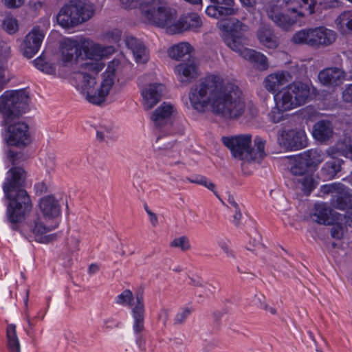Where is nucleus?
Here are the masks:
<instances>
[{
    "label": "nucleus",
    "instance_id": "obj_18",
    "mask_svg": "<svg viewBox=\"0 0 352 352\" xmlns=\"http://www.w3.org/2000/svg\"><path fill=\"white\" fill-rule=\"evenodd\" d=\"M60 60L65 66H71L82 56L80 37L67 38L60 45Z\"/></svg>",
    "mask_w": 352,
    "mask_h": 352
},
{
    "label": "nucleus",
    "instance_id": "obj_41",
    "mask_svg": "<svg viewBox=\"0 0 352 352\" xmlns=\"http://www.w3.org/2000/svg\"><path fill=\"white\" fill-rule=\"evenodd\" d=\"M96 137L100 141H107L113 139V127L110 124H100L96 129Z\"/></svg>",
    "mask_w": 352,
    "mask_h": 352
},
{
    "label": "nucleus",
    "instance_id": "obj_53",
    "mask_svg": "<svg viewBox=\"0 0 352 352\" xmlns=\"http://www.w3.org/2000/svg\"><path fill=\"white\" fill-rule=\"evenodd\" d=\"M189 283L191 285H194V286H197V287H203L205 289L206 292H209L210 294L212 293V292L211 291V289L210 288V286L208 285H204L203 283L199 279L196 280L195 278H190ZM206 296H208V294L206 293Z\"/></svg>",
    "mask_w": 352,
    "mask_h": 352
},
{
    "label": "nucleus",
    "instance_id": "obj_42",
    "mask_svg": "<svg viewBox=\"0 0 352 352\" xmlns=\"http://www.w3.org/2000/svg\"><path fill=\"white\" fill-rule=\"evenodd\" d=\"M2 28L9 34L16 33L19 30L18 21L12 16H6L2 21Z\"/></svg>",
    "mask_w": 352,
    "mask_h": 352
},
{
    "label": "nucleus",
    "instance_id": "obj_62",
    "mask_svg": "<svg viewBox=\"0 0 352 352\" xmlns=\"http://www.w3.org/2000/svg\"><path fill=\"white\" fill-rule=\"evenodd\" d=\"M104 325L107 328H113L117 326L115 321L111 318H108V319L104 320Z\"/></svg>",
    "mask_w": 352,
    "mask_h": 352
},
{
    "label": "nucleus",
    "instance_id": "obj_57",
    "mask_svg": "<svg viewBox=\"0 0 352 352\" xmlns=\"http://www.w3.org/2000/svg\"><path fill=\"white\" fill-rule=\"evenodd\" d=\"M8 82V80L6 76V71L3 67L0 66V91L3 89Z\"/></svg>",
    "mask_w": 352,
    "mask_h": 352
},
{
    "label": "nucleus",
    "instance_id": "obj_3",
    "mask_svg": "<svg viewBox=\"0 0 352 352\" xmlns=\"http://www.w3.org/2000/svg\"><path fill=\"white\" fill-rule=\"evenodd\" d=\"M120 61L113 59L111 61L103 74L102 80L97 88L95 87L96 74L86 71H75L72 76L74 85L86 100L94 104H100L104 102L109 91L114 84V74L119 68Z\"/></svg>",
    "mask_w": 352,
    "mask_h": 352
},
{
    "label": "nucleus",
    "instance_id": "obj_14",
    "mask_svg": "<svg viewBox=\"0 0 352 352\" xmlns=\"http://www.w3.org/2000/svg\"><path fill=\"white\" fill-rule=\"evenodd\" d=\"M309 167L300 155L295 160L294 165L291 168V173L294 176L293 182L296 187L306 195H309L316 186L317 181L311 173L307 172Z\"/></svg>",
    "mask_w": 352,
    "mask_h": 352
},
{
    "label": "nucleus",
    "instance_id": "obj_32",
    "mask_svg": "<svg viewBox=\"0 0 352 352\" xmlns=\"http://www.w3.org/2000/svg\"><path fill=\"white\" fill-rule=\"evenodd\" d=\"M39 206L45 219H54L60 214V206L53 196L41 199Z\"/></svg>",
    "mask_w": 352,
    "mask_h": 352
},
{
    "label": "nucleus",
    "instance_id": "obj_31",
    "mask_svg": "<svg viewBox=\"0 0 352 352\" xmlns=\"http://www.w3.org/2000/svg\"><path fill=\"white\" fill-rule=\"evenodd\" d=\"M223 41L230 49L242 57L244 56V52L250 50L245 47L248 45V38L243 34H224Z\"/></svg>",
    "mask_w": 352,
    "mask_h": 352
},
{
    "label": "nucleus",
    "instance_id": "obj_12",
    "mask_svg": "<svg viewBox=\"0 0 352 352\" xmlns=\"http://www.w3.org/2000/svg\"><path fill=\"white\" fill-rule=\"evenodd\" d=\"M115 302L123 307H130L133 320V329L136 334L144 329V304L142 293H137L134 297L129 289L124 290L115 298Z\"/></svg>",
    "mask_w": 352,
    "mask_h": 352
},
{
    "label": "nucleus",
    "instance_id": "obj_60",
    "mask_svg": "<svg viewBox=\"0 0 352 352\" xmlns=\"http://www.w3.org/2000/svg\"><path fill=\"white\" fill-rule=\"evenodd\" d=\"M55 159L56 157L54 153H49L48 159L46 161V165L50 168H52L54 166Z\"/></svg>",
    "mask_w": 352,
    "mask_h": 352
},
{
    "label": "nucleus",
    "instance_id": "obj_30",
    "mask_svg": "<svg viewBox=\"0 0 352 352\" xmlns=\"http://www.w3.org/2000/svg\"><path fill=\"white\" fill-rule=\"evenodd\" d=\"M333 125L328 120H320L313 126L312 135L318 142H327L333 137Z\"/></svg>",
    "mask_w": 352,
    "mask_h": 352
},
{
    "label": "nucleus",
    "instance_id": "obj_48",
    "mask_svg": "<svg viewBox=\"0 0 352 352\" xmlns=\"http://www.w3.org/2000/svg\"><path fill=\"white\" fill-rule=\"evenodd\" d=\"M33 64L37 69L46 74H51L54 71L53 67L47 63L45 62L41 57L36 58L33 61Z\"/></svg>",
    "mask_w": 352,
    "mask_h": 352
},
{
    "label": "nucleus",
    "instance_id": "obj_47",
    "mask_svg": "<svg viewBox=\"0 0 352 352\" xmlns=\"http://www.w3.org/2000/svg\"><path fill=\"white\" fill-rule=\"evenodd\" d=\"M218 245L226 256L232 260H236V256L234 251L231 248L230 242L226 240H220Z\"/></svg>",
    "mask_w": 352,
    "mask_h": 352
},
{
    "label": "nucleus",
    "instance_id": "obj_6",
    "mask_svg": "<svg viewBox=\"0 0 352 352\" xmlns=\"http://www.w3.org/2000/svg\"><path fill=\"white\" fill-rule=\"evenodd\" d=\"M223 144L228 148L234 158L248 162L260 163L265 157L266 141L256 136L254 140V148H251L252 135L242 134L236 136L223 137Z\"/></svg>",
    "mask_w": 352,
    "mask_h": 352
},
{
    "label": "nucleus",
    "instance_id": "obj_39",
    "mask_svg": "<svg viewBox=\"0 0 352 352\" xmlns=\"http://www.w3.org/2000/svg\"><path fill=\"white\" fill-rule=\"evenodd\" d=\"M302 155L307 164L310 166H316L324 160V155L321 151L311 149L305 152Z\"/></svg>",
    "mask_w": 352,
    "mask_h": 352
},
{
    "label": "nucleus",
    "instance_id": "obj_49",
    "mask_svg": "<svg viewBox=\"0 0 352 352\" xmlns=\"http://www.w3.org/2000/svg\"><path fill=\"white\" fill-rule=\"evenodd\" d=\"M331 230V236L336 239H340L344 234V227L339 223H334L333 222Z\"/></svg>",
    "mask_w": 352,
    "mask_h": 352
},
{
    "label": "nucleus",
    "instance_id": "obj_7",
    "mask_svg": "<svg viewBox=\"0 0 352 352\" xmlns=\"http://www.w3.org/2000/svg\"><path fill=\"white\" fill-rule=\"evenodd\" d=\"M94 13L95 6L89 0H72L60 10L56 19L63 28H71L89 21Z\"/></svg>",
    "mask_w": 352,
    "mask_h": 352
},
{
    "label": "nucleus",
    "instance_id": "obj_22",
    "mask_svg": "<svg viewBox=\"0 0 352 352\" xmlns=\"http://www.w3.org/2000/svg\"><path fill=\"white\" fill-rule=\"evenodd\" d=\"M175 73L182 82L190 83L199 76V67L194 58L182 63L175 67Z\"/></svg>",
    "mask_w": 352,
    "mask_h": 352
},
{
    "label": "nucleus",
    "instance_id": "obj_8",
    "mask_svg": "<svg viewBox=\"0 0 352 352\" xmlns=\"http://www.w3.org/2000/svg\"><path fill=\"white\" fill-rule=\"evenodd\" d=\"M80 43L82 55L89 60V62L83 64L78 71H86L87 73L97 74L100 72L104 67L102 58L113 54L116 51L113 46H104L82 36L80 37Z\"/></svg>",
    "mask_w": 352,
    "mask_h": 352
},
{
    "label": "nucleus",
    "instance_id": "obj_63",
    "mask_svg": "<svg viewBox=\"0 0 352 352\" xmlns=\"http://www.w3.org/2000/svg\"><path fill=\"white\" fill-rule=\"evenodd\" d=\"M345 220V223L347 224L349 226L352 227V212H347L346 214H342Z\"/></svg>",
    "mask_w": 352,
    "mask_h": 352
},
{
    "label": "nucleus",
    "instance_id": "obj_15",
    "mask_svg": "<svg viewBox=\"0 0 352 352\" xmlns=\"http://www.w3.org/2000/svg\"><path fill=\"white\" fill-rule=\"evenodd\" d=\"M322 194H331V205L340 210L352 209V195L342 184L324 185L320 188Z\"/></svg>",
    "mask_w": 352,
    "mask_h": 352
},
{
    "label": "nucleus",
    "instance_id": "obj_50",
    "mask_svg": "<svg viewBox=\"0 0 352 352\" xmlns=\"http://www.w3.org/2000/svg\"><path fill=\"white\" fill-rule=\"evenodd\" d=\"M67 245L70 252H75L78 250L79 239L76 236H70L67 239Z\"/></svg>",
    "mask_w": 352,
    "mask_h": 352
},
{
    "label": "nucleus",
    "instance_id": "obj_26",
    "mask_svg": "<svg viewBox=\"0 0 352 352\" xmlns=\"http://www.w3.org/2000/svg\"><path fill=\"white\" fill-rule=\"evenodd\" d=\"M292 78V76L288 72L279 71L267 75L264 79L263 85L269 92L275 93Z\"/></svg>",
    "mask_w": 352,
    "mask_h": 352
},
{
    "label": "nucleus",
    "instance_id": "obj_58",
    "mask_svg": "<svg viewBox=\"0 0 352 352\" xmlns=\"http://www.w3.org/2000/svg\"><path fill=\"white\" fill-rule=\"evenodd\" d=\"M208 189L212 191L216 195H217V192L215 191V185L214 183H212L211 181L208 179L206 177L203 181L202 184H201Z\"/></svg>",
    "mask_w": 352,
    "mask_h": 352
},
{
    "label": "nucleus",
    "instance_id": "obj_9",
    "mask_svg": "<svg viewBox=\"0 0 352 352\" xmlns=\"http://www.w3.org/2000/svg\"><path fill=\"white\" fill-rule=\"evenodd\" d=\"M29 101L27 93L23 90L6 91L0 96V113L2 123L9 124L17 120L25 113Z\"/></svg>",
    "mask_w": 352,
    "mask_h": 352
},
{
    "label": "nucleus",
    "instance_id": "obj_36",
    "mask_svg": "<svg viewBox=\"0 0 352 352\" xmlns=\"http://www.w3.org/2000/svg\"><path fill=\"white\" fill-rule=\"evenodd\" d=\"M7 347L10 352H21L20 342L16 335V326L9 324L6 329Z\"/></svg>",
    "mask_w": 352,
    "mask_h": 352
},
{
    "label": "nucleus",
    "instance_id": "obj_34",
    "mask_svg": "<svg viewBox=\"0 0 352 352\" xmlns=\"http://www.w3.org/2000/svg\"><path fill=\"white\" fill-rule=\"evenodd\" d=\"M342 160L338 158L332 157L328 160L321 170L322 175L324 179H332L341 170Z\"/></svg>",
    "mask_w": 352,
    "mask_h": 352
},
{
    "label": "nucleus",
    "instance_id": "obj_2",
    "mask_svg": "<svg viewBox=\"0 0 352 352\" xmlns=\"http://www.w3.org/2000/svg\"><path fill=\"white\" fill-rule=\"evenodd\" d=\"M25 177V172L22 168L13 167L7 173L3 186L6 198L10 200L7 209V216L12 223L23 220L32 208L30 199L27 192L21 188Z\"/></svg>",
    "mask_w": 352,
    "mask_h": 352
},
{
    "label": "nucleus",
    "instance_id": "obj_56",
    "mask_svg": "<svg viewBox=\"0 0 352 352\" xmlns=\"http://www.w3.org/2000/svg\"><path fill=\"white\" fill-rule=\"evenodd\" d=\"M342 97L344 101L351 102H352V85H350L342 94Z\"/></svg>",
    "mask_w": 352,
    "mask_h": 352
},
{
    "label": "nucleus",
    "instance_id": "obj_46",
    "mask_svg": "<svg viewBox=\"0 0 352 352\" xmlns=\"http://www.w3.org/2000/svg\"><path fill=\"white\" fill-rule=\"evenodd\" d=\"M28 293L29 292L27 291L26 296L24 299V305L25 307V310L24 311V317L25 320H26L28 326V329L27 330V333L28 335L30 334L31 331L34 329V327L35 326V318H31L28 309Z\"/></svg>",
    "mask_w": 352,
    "mask_h": 352
},
{
    "label": "nucleus",
    "instance_id": "obj_45",
    "mask_svg": "<svg viewBox=\"0 0 352 352\" xmlns=\"http://www.w3.org/2000/svg\"><path fill=\"white\" fill-rule=\"evenodd\" d=\"M122 32L119 29H113L104 34V40L111 43H118L122 37Z\"/></svg>",
    "mask_w": 352,
    "mask_h": 352
},
{
    "label": "nucleus",
    "instance_id": "obj_33",
    "mask_svg": "<svg viewBox=\"0 0 352 352\" xmlns=\"http://www.w3.org/2000/svg\"><path fill=\"white\" fill-rule=\"evenodd\" d=\"M217 26L225 32L224 34H243L249 29L247 25L234 18L219 21Z\"/></svg>",
    "mask_w": 352,
    "mask_h": 352
},
{
    "label": "nucleus",
    "instance_id": "obj_55",
    "mask_svg": "<svg viewBox=\"0 0 352 352\" xmlns=\"http://www.w3.org/2000/svg\"><path fill=\"white\" fill-rule=\"evenodd\" d=\"M23 3L24 0H5V4L10 8L20 7Z\"/></svg>",
    "mask_w": 352,
    "mask_h": 352
},
{
    "label": "nucleus",
    "instance_id": "obj_38",
    "mask_svg": "<svg viewBox=\"0 0 352 352\" xmlns=\"http://www.w3.org/2000/svg\"><path fill=\"white\" fill-rule=\"evenodd\" d=\"M336 24L342 32H352V10L342 12L336 19Z\"/></svg>",
    "mask_w": 352,
    "mask_h": 352
},
{
    "label": "nucleus",
    "instance_id": "obj_20",
    "mask_svg": "<svg viewBox=\"0 0 352 352\" xmlns=\"http://www.w3.org/2000/svg\"><path fill=\"white\" fill-rule=\"evenodd\" d=\"M165 91V86L162 83H149L142 87L141 95L142 105L146 110L152 109L162 99Z\"/></svg>",
    "mask_w": 352,
    "mask_h": 352
},
{
    "label": "nucleus",
    "instance_id": "obj_5",
    "mask_svg": "<svg viewBox=\"0 0 352 352\" xmlns=\"http://www.w3.org/2000/svg\"><path fill=\"white\" fill-rule=\"evenodd\" d=\"M310 96V85L301 81L293 82L274 96L275 105L270 113L271 120L278 123L283 113L306 104Z\"/></svg>",
    "mask_w": 352,
    "mask_h": 352
},
{
    "label": "nucleus",
    "instance_id": "obj_51",
    "mask_svg": "<svg viewBox=\"0 0 352 352\" xmlns=\"http://www.w3.org/2000/svg\"><path fill=\"white\" fill-rule=\"evenodd\" d=\"M170 311L167 308H162L158 314V320L163 326H166L169 318Z\"/></svg>",
    "mask_w": 352,
    "mask_h": 352
},
{
    "label": "nucleus",
    "instance_id": "obj_21",
    "mask_svg": "<svg viewBox=\"0 0 352 352\" xmlns=\"http://www.w3.org/2000/svg\"><path fill=\"white\" fill-rule=\"evenodd\" d=\"M212 5L206 8V13L208 16L219 19L223 16H227L236 13L234 8V0H210Z\"/></svg>",
    "mask_w": 352,
    "mask_h": 352
},
{
    "label": "nucleus",
    "instance_id": "obj_4",
    "mask_svg": "<svg viewBox=\"0 0 352 352\" xmlns=\"http://www.w3.org/2000/svg\"><path fill=\"white\" fill-rule=\"evenodd\" d=\"M317 0H272L267 5V16L283 30H289L306 14L315 12Z\"/></svg>",
    "mask_w": 352,
    "mask_h": 352
},
{
    "label": "nucleus",
    "instance_id": "obj_44",
    "mask_svg": "<svg viewBox=\"0 0 352 352\" xmlns=\"http://www.w3.org/2000/svg\"><path fill=\"white\" fill-rule=\"evenodd\" d=\"M170 245L173 248H180L182 251H187L191 247L188 239L184 236L175 239Z\"/></svg>",
    "mask_w": 352,
    "mask_h": 352
},
{
    "label": "nucleus",
    "instance_id": "obj_35",
    "mask_svg": "<svg viewBox=\"0 0 352 352\" xmlns=\"http://www.w3.org/2000/svg\"><path fill=\"white\" fill-rule=\"evenodd\" d=\"M243 58L254 63L258 69L265 70L269 67L267 57L254 50H246Z\"/></svg>",
    "mask_w": 352,
    "mask_h": 352
},
{
    "label": "nucleus",
    "instance_id": "obj_40",
    "mask_svg": "<svg viewBox=\"0 0 352 352\" xmlns=\"http://www.w3.org/2000/svg\"><path fill=\"white\" fill-rule=\"evenodd\" d=\"M337 152L352 160V138H344L338 142L335 146Z\"/></svg>",
    "mask_w": 352,
    "mask_h": 352
},
{
    "label": "nucleus",
    "instance_id": "obj_43",
    "mask_svg": "<svg viewBox=\"0 0 352 352\" xmlns=\"http://www.w3.org/2000/svg\"><path fill=\"white\" fill-rule=\"evenodd\" d=\"M192 313V309L190 307H182L175 314L174 318V322L175 324H184L188 316Z\"/></svg>",
    "mask_w": 352,
    "mask_h": 352
},
{
    "label": "nucleus",
    "instance_id": "obj_19",
    "mask_svg": "<svg viewBox=\"0 0 352 352\" xmlns=\"http://www.w3.org/2000/svg\"><path fill=\"white\" fill-rule=\"evenodd\" d=\"M278 140L280 144L290 150L301 149L307 145V138L302 129L283 130Z\"/></svg>",
    "mask_w": 352,
    "mask_h": 352
},
{
    "label": "nucleus",
    "instance_id": "obj_29",
    "mask_svg": "<svg viewBox=\"0 0 352 352\" xmlns=\"http://www.w3.org/2000/svg\"><path fill=\"white\" fill-rule=\"evenodd\" d=\"M125 43L131 50L137 63H145L148 60V51L141 41L130 36L126 38Z\"/></svg>",
    "mask_w": 352,
    "mask_h": 352
},
{
    "label": "nucleus",
    "instance_id": "obj_37",
    "mask_svg": "<svg viewBox=\"0 0 352 352\" xmlns=\"http://www.w3.org/2000/svg\"><path fill=\"white\" fill-rule=\"evenodd\" d=\"M192 50L188 43L182 42L172 46L168 51V56L175 60H179L186 55H189Z\"/></svg>",
    "mask_w": 352,
    "mask_h": 352
},
{
    "label": "nucleus",
    "instance_id": "obj_54",
    "mask_svg": "<svg viewBox=\"0 0 352 352\" xmlns=\"http://www.w3.org/2000/svg\"><path fill=\"white\" fill-rule=\"evenodd\" d=\"M144 209L148 215L151 223L153 226L155 227L158 224V218L157 215L152 212L146 205L144 206Z\"/></svg>",
    "mask_w": 352,
    "mask_h": 352
},
{
    "label": "nucleus",
    "instance_id": "obj_17",
    "mask_svg": "<svg viewBox=\"0 0 352 352\" xmlns=\"http://www.w3.org/2000/svg\"><path fill=\"white\" fill-rule=\"evenodd\" d=\"M45 36L43 28L34 26L25 36L23 43L22 50L23 55L28 58L33 57L40 50L41 44Z\"/></svg>",
    "mask_w": 352,
    "mask_h": 352
},
{
    "label": "nucleus",
    "instance_id": "obj_1",
    "mask_svg": "<svg viewBox=\"0 0 352 352\" xmlns=\"http://www.w3.org/2000/svg\"><path fill=\"white\" fill-rule=\"evenodd\" d=\"M188 99L197 111H210L226 119L239 118L245 110V102L239 87L226 82L219 75L210 74L201 79L190 88Z\"/></svg>",
    "mask_w": 352,
    "mask_h": 352
},
{
    "label": "nucleus",
    "instance_id": "obj_25",
    "mask_svg": "<svg viewBox=\"0 0 352 352\" xmlns=\"http://www.w3.org/2000/svg\"><path fill=\"white\" fill-rule=\"evenodd\" d=\"M342 215L336 214L326 204H316L313 213L314 220L320 224L330 225L336 220H342Z\"/></svg>",
    "mask_w": 352,
    "mask_h": 352
},
{
    "label": "nucleus",
    "instance_id": "obj_24",
    "mask_svg": "<svg viewBox=\"0 0 352 352\" xmlns=\"http://www.w3.org/2000/svg\"><path fill=\"white\" fill-rule=\"evenodd\" d=\"M177 113V110L173 104L163 102L158 107L152 115V120L157 127H162L170 123L171 118Z\"/></svg>",
    "mask_w": 352,
    "mask_h": 352
},
{
    "label": "nucleus",
    "instance_id": "obj_64",
    "mask_svg": "<svg viewBox=\"0 0 352 352\" xmlns=\"http://www.w3.org/2000/svg\"><path fill=\"white\" fill-rule=\"evenodd\" d=\"M206 178V177H204V176H197L195 179H189L190 182L191 183H195V184H201L203 181L204 180V179Z\"/></svg>",
    "mask_w": 352,
    "mask_h": 352
},
{
    "label": "nucleus",
    "instance_id": "obj_61",
    "mask_svg": "<svg viewBox=\"0 0 352 352\" xmlns=\"http://www.w3.org/2000/svg\"><path fill=\"white\" fill-rule=\"evenodd\" d=\"M234 214L233 216L234 217V223L236 224V225H238L239 223V221L242 217V214H241V212L240 211V209L238 208L236 210H234Z\"/></svg>",
    "mask_w": 352,
    "mask_h": 352
},
{
    "label": "nucleus",
    "instance_id": "obj_10",
    "mask_svg": "<svg viewBox=\"0 0 352 352\" xmlns=\"http://www.w3.org/2000/svg\"><path fill=\"white\" fill-rule=\"evenodd\" d=\"M336 32L324 26L305 28L295 32L291 41L296 45H306L320 48L332 45L336 40Z\"/></svg>",
    "mask_w": 352,
    "mask_h": 352
},
{
    "label": "nucleus",
    "instance_id": "obj_28",
    "mask_svg": "<svg viewBox=\"0 0 352 352\" xmlns=\"http://www.w3.org/2000/svg\"><path fill=\"white\" fill-rule=\"evenodd\" d=\"M259 43L266 48L276 49L279 44L278 39L270 25L261 23L256 32Z\"/></svg>",
    "mask_w": 352,
    "mask_h": 352
},
{
    "label": "nucleus",
    "instance_id": "obj_13",
    "mask_svg": "<svg viewBox=\"0 0 352 352\" xmlns=\"http://www.w3.org/2000/svg\"><path fill=\"white\" fill-rule=\"evenodd\" d=\"M123 8L133 9L138 8L142 17L151 24H163L164 21L157 19L160 11L165 6L164 0H120Z\"/></svg>",
    "mask_w": 352,
    "mask_h": 352
},
{
    "label": "nucleus",
    "instance_id": "obj_11",
    "mask_svg": "<svg viewBox=\"0 0 352 352\" xmlns=\"http://www.w3.org/2000/svg\"><path fill=\"white\" fill-rule=\"evenodd\" d=\"M162 10L159 13L157 18L164 21L163 24H155L157 26L166 28L170 34L180 33L186 30L198 31L202 25L200 16L196 13H192L184 16L179 20L175 21V16L168 8L166 3Z\"/></svg>",
    "mask_w": 352,
    "mask_h": 352
},
{
    "label": "nucleus",
    "instance_id": "obj_27",
    "mask_svg": "<svg viewBox=\"0 0 352 352\" xmlns=\"http://www.w3.org/2000/svg\"><path fill=\"white\" fill-rule=\"evenodd\" d=\"M29 230L34 235L36 240L44 243L53 240L51 235L44 236L45 234L56 228L57 225L47 226L41 221V218L35 217L31 222L27 224Z\"/></svg>",
    "mask_w": 352,
    "mask_h": 352
},
{
    "label": "nucleus",
    "instance_id": "obj_16",
    "mask_svg": "<svg viewBox=\"0 0 352 352\" xmlns=\"http://www.w3.org/2000/svg\"><path fill=\"white\" fill-rule=\"evenodd\" d=\"M14 120L7 125L6 140L8 145L15 146H25L30 143V135L28 125L23 121Z\"/></svg>",
    "mask_w": 352,
    "mask_h": 352
},
{
    "label": "nucleus",
    "instance_id": "obj_52",
    "mask_svg": "<svg viewBox=\"0 0 352 352\" xmlns=\"http://www.w3.org/2000/svg\"><path fill=\"white\" fill-rule=\"evenodd\" d=\"M165 155L169 158H177L179 155V153L177 147H173L170 144L165 148Z\"/></svg>",
    "mask_w": 352,
    "mask_h": 352
},
{
    "label": "nucleus",
    "instance_id": "obj_23",
    "mask_svg": "<svg viewBox=\"0 0 352 352\" xmlns=\"http://www.w3.org/2000/svg\"><path fill=\"white\" fill-rule=\"evenodd\" d=\"M318 77L323 85L334 87L343 82L346 78V73L339 67H332L320 71Z\"/></svg>",
    "mask_w": 352,
    "mask_h": 352
},
{
    "label": "nucleus",
    "instance_id": "obj_59",
    "mask_svg": "<svg viewBox=\"0 0 352 352\" xmlns=\"http://www.w3.org/2000/svg\"><path fill=\"white\" fill-rule=\"evenodd\" d=\"M19 155V153H15L14 151L10 150L7 153V157L14 165L16 164V160L18 158Z\"/></svg>",
    "mask_w": 352,
    "mask_h": 352
}]
</instances>
